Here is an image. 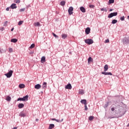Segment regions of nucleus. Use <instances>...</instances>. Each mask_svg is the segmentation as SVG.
<instances>
[{"label": "nucleus", "instance_id": "obj_20", "mask_svg": "<svg viewBox=\"0 0 129 129\" xmlns=\"http://www.w3.org/2000/svg\"><path fill=\"white\" fill-rule=\"evenodd\" d=\"M23 98V101H26V100L27 101L28 98H29V96L26 95L25 96H24Z\"/></svg>", "mask_w": 129, "mask_h": 129}, {"label": "nucleus", "instance_id": "obj_11", "mask_svg": "<svg viewBox=\"0 0 129 129\" xmlns=\"http://www.w3.org/2000/svg\"><path fill=\"white\" fill-rule=\"evenodd\" d=\"M80 11L82 12V13H86V10H85V8L83 7H81L80 8Z\"/></svg>", "mask_w": 129, "mask_h": 129}, {"label": "nucleus", "instance_id": "obj_24", "mask_svg": "<svg viewBox=\"0 0 129 129\" xmlns=\"http://www.w3.org/2000/svg\"><path fill=\"white\" fill-rule=\"evenodd\" d=\"M61 38H62V39H63L65 40V39H66V38H67V34H62L61 35Z\"/></svg>", "mask_w": 129, "mask_h": 129}, {"label": "nucleus", "instance_id": "obj_36", "mask_svg": "<svg viewBox=\"0 0 129 129\" xmlns=\"http://www.w3.org/2000/svg\"><path fill=\"white\" fill-rule=\"evenodd\" d=\"M115 117H117V118H118V117H119V116H117V115H116V116H113V117L110 116V117H109L108 118H115Z\"/></svg>", "mask_w": 129, "mask_h": 129}, {"label": "nucleus", "instance_id": "obj_52", "mask_svg": "<svg viewBox=\"0 0 129 129\" xmlns=\"http://www.w3.org/2000/svg\"><path fill=\"white\" fill-rule=\"evenodd\" d=\"M63 118H62V119H61V120H60V122H62V121H63Z\"/></svg>", "mask_w": 129, "mask_h": 129}, {"label": "nucleus", "instance_id": "obj_50", "mask_svg": "<svg viewBox=\"0 0 129 129\" xmlns=\"http://www.w3.org/2000/svg\"><path fill=\"white\" fill-rule=\"evenodd\" d=\"M51 120H55L56 121V118H52Z\"/></svg>", "mask_w": 129, "mask_h": 129}, {"label": "nucleus", "instance_id": "obj_3", "mask_svg": "<svg viewBox=\"0 0 129 129\" xmlns=\"http://www.w3.org/2000/svg\"><path fill=\"white\" fill-rule=\"evenodd\" d=\"M85 43L88 45H91V44H93V40L92 39H86L85 40Z\"/></svg>", "mask_w": 129, "mask_h": 129}, {"label": "nucleus", "instance_id": "obj_48", "mask_svg": "<svg viewBox=\"0 0 129 129\" xmlns=\"http://www.w3.org/2000/svg\"><path fill=\"white\" fill-rule=\"evenodd\" d=\"M7 24H8V21H6L4 24V26H7Z\"/></svg>", "mask_w": 129, "mask_h": 129}, {"label": "nucleus", "instance_id": "obj_32", "mask_svg": "<svg viewBox=\"0 0 129 129\" xmlns=\"http://www.w3.org/2000/svg\"><path fill=\"white\" fill-rule=\"evenodd\" d=\"M117 23V20L114 19L112 21V24H116Z\"/></svg>", "mask_w": 129, "mask_h": 129}, {"label": "nucleus", "instance_id": "obj_35", "mask_svg": "<svg viewBox=\"0 0 129 129\" xmlns=\"http://www.w3.org/2000/svg\"><path fill=\"white\" fill-rule=\"evenodd\" d=\"M95 7V6L94 5H89V8H90L91 9H94Z\"/></svg>", "mask_w": 129, "mask_h": 129}, {"label": "nucleus", "instance_id": "obj_31", "mask_svg": "<svg viewBox=\"0 0 129 129\" xmlns=\"http://www.w3.org/2000/svg\"><path fill=\"white\" fill-rule=\"evenodd\" d=\"M109 5L111 4H113L114 3V0H109L108 2Z\"/></svg>", "mask_w": 129, "mask_h": 129}, {"label": "nucleus", "instance_id": "obj_46", "mask_svg": "<svg viewBox=\"0 0 129 129\" xmlns=\"http://www.w3.org/2000/svg\"><path fill=\"white\" fill-rule=\"evenodd\" d=\"M16 4H20V0H17V1H16Z\"/></svg>", "mask_w": 129, "mask_h": 129}, {"label": "nucleus", "instance_id": "obj_45", "mask_svg": "<svg viewBox=\"0 0 129 129\" xmlns=\"http://www.w3.org/2000/svg\"><path fill=\"white\" fill-rule=\"evenodd\" d=\"M105 43H109V39H106Z\"/></svg>", "mask_w": 129, "mask_h": 129}, {"label": "nucleus", "instance_id": "obj_4", "mask_svg": "<svg viewBox=\"0 0 129 129\" xmlns=\"http://www.w3.org/2000/svg\"><path fill=\"white\" fill-rule=\"evenodd\" d=\"M13 71L12 70H10L9 71V72L7 74H5V75L7 77V78H11L12 77V75H13Z\"/></svg>", "mask_w": 129, "mask_h": 129}, {"label": "nucleus", "instance_id": "obj_39", "mask_svg": "<svg viewBox=\"0 0 129 129\" xmlns=\"http://www.w3.org/2000/svg\"><path fill=\"white\" fill-rule=\"evenodd\" d=\"M101 11H104L105 12H107V10H106V8H102L101 9Z\"/></svg>", "mask_w": 129, "mask_h": 129}, {"label": "nucleus", "instance_id": "obj_28", "mask_svg": "<svg viewBox=\"0 0 129 129\" xmlns=\"http://www.w3.org/2000/svg\"><path fill=\"white\" fill-rule=\"evenodd\" d=\"M93 61V59H92V57H89L88 59V62L89 63L90 62H92Z\"/></svg>", "mask_w": 129, "mask_h": 129}, {"label": "nucleus", "instance_id": "obj_55", "mask_svg": "<svg viewBox=\"0 0 129 129\" xmlns=\"http://www.w3.org/2000/svg\"><path fill=\"white\" fill-rule=\"evenodd\" d=\"M112 10H113L112 9H110L109 12H112Z\"/></svg>", "mask_w": 129, "mask_h": 129}, {"label": "nucleus", "instance_id": "obj_14", "mask_svg": "<svg viewBox=\"0 0 129 129\" xmlns=\"http://www.w3.org/2000/svg\"><path fill=\"white\" fill-rule=\"evenodd\" d=\"M108 70V65L105 64L104 67V72H106Z\"/></svg>", "mask_w": 129, "mask_h": 129}, {"label": "nucleus", "instance_id": "obj_26", "mask_svg": "<svg viewBox=\"0 0 129 129\" xmlns=\"http://www.w3.org/2000/svg\"><path fill=\"white\" fill-rule=\"evenodd\" d=\"M19 88H25V84H21L19 85Z\"/></svg>", "mask_w": 129, "mask_h": 129}, {"label": "nucleus", "instance_id": "obj_18", "mask_svg": "<svg viewBox=\"0 0 129 129\" xmlns=\"http://www.w3.org/2000/svg\"><path fill=\"white\" fill-rule=\"evenodd\" d=\"M11 42L12 43H17L18 42V39L16 38H13L11 39Z\"/></svg>", "mask_w": 129, "mask_h": 129}, {"label": "nucleus", "instance_id": "obj_27", "mask_svg": "<svg viewBox=\"0 0 129 129\" xmlns=\"http://www.w3.org/2000/svg\"><path fill=\"white\" fill-rule=\"evenodd\" d=\"M6 100L7 101L10 102L11 101V100H12V98L10 96H8L6 98Z\"/></svg>", "mask_w": 129, "mask_h": 129}, {"label": "nucleus", "instance_id": "obj_37", "mask_svg": "<svg viewBox=\"0 0 129 129\" xmlns=\"http://www.w3.org/2000/svg\"><path fill=\"white\" fill-rule=\"evenodd\" d=\"M9 52H10V53H13V48H9Z\"/></svg>", "mask_w": 129, "mask_h": 129}, {"label": "nucleus", "instance_id": "obj_23", "mask_svg": "<svg viewBox=\"0 0 129 129\" xmlns=\"http://www.w3.org/2000/svg\"><path fill=\"white\" fill-rule=\"evenodd\" d=\"M109 105V102H107L105 105H104L103 107L105 109L106 108H107L108 107V105Z\"/></svg>", "mask_w": 129, "mask_h": 129}, {"label": "nucleus", "instance_id": "obj_8", "mask_svg": "<svg viewBox=\"0 0 129 129\" xmlns=\"http://www.w3.org/2000/svg\"><path fill=\"white\" fill-rule=\"evenodd\" d=\"M19 116H21V117H25L26 116V113H24V112L21 111L19 114Z\"/></svg>", "mask_w": 129, "mask_h": 129}, {"label": "nucleus", "instance_id": "obj_53", "mask_svg": "<svg viewBox=\"0 0 129 129\" xmlns=\"http://www.w3.org/2000/svg\"><path fill=\"white\" fill-rule=\"evenodd\" d=\"M36 121H39V119H36Z\"/></svg>", "mask_w": 129, "mask_h": 129}, {"label": "nucleus", "instance_id": "obj_2", "mask_svg": "<svg viewBox=\"0 0 129 129\" xmlns=\"http://www.w3.org/2000/svg\"><path fill=\"white\" fill-rule=\"evenodd\" d=\"M122 43L123 45H128L129 44V37H124L122 39Z\"/></svg>", "mask_w": 129, "mask_h": 129}, {"label": "nucleus", "instance_id": "obj_34", "mask_svg": "<svg viewBox=\"0 0 129 129\" xmlns=\"http://www.w3.org/2000/svg\"><path fill=\"white\" fill-rule=\"evenodd\" d=\"M33 48H35V44H32L30 46V49H33Z\"/></svg>", "mask_w": 129, "mask_h": 129}, {"label": "nucleus", "instance_id": "obj_42", "mask_svg": "<svg viewBox=\"0 0 129 129\" xmlns=\"http://www.w3.org/2000/svg\"><path fill=\"white\" fill-rule=\"evenodd\" d=\"M120 19L121 21H124V16L120 17Z\"/></svg>", "mask_w": 129, "mask_h": 129}, {"label": "nucleus", "instance_id": "obj_6", "mask_svg": "<svg viewBox=\"0 0 129 129\" xmlns=\"http://www.w3.org/2000/svg\"><path fill=\"white\" fill-rule=\"evenodd\" d=\"M68 13H69V15H70V16H71V15H72V14H73V7H70L69 8Z\"/></svg>", "mask_w": 129, "mask_h": 129}, {"label": "nucleus", "instance_id": "obj_9", "mask_svg": "<svg viewBox=\"0 0 129 129\" xmlns=\"http://www.w3.org/2000/svg\"><path fill=\"white\" fill-rule=\"evenodd\" d=\"M102 74H103V75H112V74L111 72H102L101 73Z\"/></svg>", "mask_w": 129, "mask_h": 129}, {"label": "nucleus", "instance_id": "obj_5", "mask_svg": "<svg viewBox=\"0 0 129 129\" xmlns=\"http://www.w3.org/2000/svg\"><path fill=\"white\" fill-rule=\"evenodd\" d=\"M116 16H117V12H113L109 14L108 15V18L110 19L111 18H112V17H116Z\"/></svg>", "mask_w": 129, "mask_h": 129}, {"label": "nucleus", "instance_id": "obj_40", "mask_svg": "<svg viewBox=\"0 0 129 129\" xmlns=\"http://www.w3.org/2000/svg\"><path fill=\"white\" fill-rule=\"evenodd\" d=\"M26 10L25 8H23V9H21L20 10V12H25V10Z\"/></svg>", "mask_w": 129, "mask_h": 129}, {"label": "nucleus", "instance_id": "obj_7", "mask_svg": "<svg viewBox=\"0 0 129 129\" xmlns=\"http://www.w3.org/2000/svg\"><path fill=\"white\" fill-rule=\"evenodd\" d=\"M85 33L86 35H89L90 34V28L87 27L85 30Z\"/></svg>", "mask_w": 129, "mask_h": 129}, {"label": "nucleus", "instance_id": "obj_17", "mask_svg": "<svg viewBox=\"0 0 129 129\" xmlns=\"http://www.w3.org/2000/svg\"><path fill=\"white\" fill-rule=\"evenodd\" d=\"M34 88L35 89H40L41 88V85L38 84L35 86Z\"/></svg>", "mask_w": 129, "mask_h": 129}, {"label": "nucleus", "instance_id": "obj_30", "mask_svg": "<svg viewBox=\"0 0 129 129\" xmlns=\"http://www.w3.org/2000/svg\"><path fill=\"white\" fill-rule=\"evenodd\" d=\"M94 117L93 116H90L89 117V120H93Z\"/></svg>", "mask_w": 129, "mask_h": 129}, {"label": "nucleus", "instance_id": "obj_15", "mask_svg": "<svg viewBox=\"0 0 129 129\" xmlns=\"http://www.w3.org/2000/svg\"><path fill=\"white\" fill-rule=\"evenodd\" d=\"M86 100L85 99H83L81 101V103H82V104H84V105H87V103Z\"/></svg>", "mask_w": 129, "mask_h": 129}, {"label": "nucleus", "instance_id": "obj_47", "mask_svg": "<svg viewBox=\"0 0 129 129\" xmlns=\"http://www.w3.org/2000/svg\"><path fill=\"white\" fill-rule=\"evenodd\" d=\"M55 121H56L57 122H60V120L57 119H55Z\"/></svg>", "mask_w": 129, "mask_h": 129}, {"label": "nucleus", "instance_id": "obj_12", "mask_svg": "<svg viewBox=\"0 0 129 129\" xmlns=\"http://www.w3.org/2000/svg\"><path fill=\"white\" fill-rule=\"evenodd\" d=\"M10 8L12 9V10H14V9H17V5L16 4H13L11 5Z\"/></svg>", "mask_w": 129, "mask_h": 129}, {"label": "nucleus", "instance_id": "obj_49", "mask_svg": "<svg viewBox=\"0 0 129 129\" xmlns=\"http://www.w3.org/2000/svg\"><path fill=\"white\" fill-rule=\"evenodd\" d=\"M6 11H10V8H6Z\"/></svg>", "mask_w": 129, "mask_h": 129}, {"label": "nucleus", "instance_id": "obj_44", "mask_svg": "<svg viewBox=\"0 0 129 129\" xmlns=\"http://www.w3.org/2000/svg\"><path fill=\"white\" fill-rule=\"evenodd\" d=\"M88 109L87 105H85V110H87Z\"/></svg>", "mask_w": 129, "mask_h": 129}, {"label": "nucleus", "instance_id": "obj_38", "mask_svg": "<svg viewBox=\"0 0 129 129\" xmlns=\"http://www.w3.org/2000/svg\"><path fill=\"white\" fill-rule=\"evenodd\" d=\"M23 23V21H20L18 23L19 26H21V25H22Z\"/></svg>", "mask_w": 129, "mask_h": 129}, {"label": "nucleus", "instance_id": "obj_21", "mask_svg": "<svg viewBox=\"0 0 129 129\" xmlns=\"http://www.w3.org/2000/svg\"><path fill=\"white\" fill-rule=\"evenodd\" d=\"M24 106H25V105H24L23 103H19L18 105L19 108H23Z\"/></svg>", "mask_w": 129, "mask_h": 129}, {"label": "nucleus", "instance_id": "obj_51", "mask_svg": "<svg viewBox=\"0 0 129 129\" xmlns=\"http://www.w3.org/2000/svg\"><path fill=\"white\" fill-rule=\"evenodd\" d=\"M13 31H14V28H12L11 29V32H13Z\"/></svg>", "mask_w": 129, "mask_h": 129}, {"label": "nucleus", "instance_id": "obj_43", "mask_svg": "<svg viewBox=\"0 0 129 129\" xmlns=\"http://www.w3.org/2000/svg\"><path fill=\"white\" fill-rule=\"evenodd\" d=\"M5 52V50L4 49H0V53L3 54Z\"/></svg>", "mask_w": 129, "mask_h": 129}, {"label": "nucleus", "instance_id": "obj_22", "mask_svg": "<svg viewBox=\"0 0 129 129\" xmlns=\"http://www.w3.org/2000/svg\"><path fill=\"white\" fill-rule=\"evenodd\" d=\"M35 27H41V24L39 22H36L34 23Z\"/></svg>", "mask_w": 129, "mask_h": 129}, {"label": "nucleus", "instance_id": "obj_29", "mask_svg": "<svg viewBox=\"0 0 129 129\" xmlns=\"http://www.w3.org/2000/svg\"><path fill=\"white\" fill-rule=\"evenodd\" d=\"M65 4H66V2L64 1H61L60 2V6L64 7V6H65Z\"/></svg>", "mask_w": 129, "mask_h": 129}, {"label": "nucleus", "instance_id": "obj_56", "mask_svg": "<svg viewBox=\"0 0 129 129\" xmlns=\"http://www.w3.org/2000/svg\"><path fill=\"white\" fill-rule=\"evenodd\" d=\"M127 19L129 20V16H127Z\"/></svg>", "mask_w": 129, "mask_h": 129}, {"label": "nucleus", "instance_id": "obj_57", "mask_svg": "<svg viewBox=\"0 0 129 129\" xmlns=\"http://www.w3.org/2000/svg\"><path fill=\"white\" fill-rule=\"evenodd\" d=\"M128 126H129V124H128Z\"/></svg>", "mask_w": 129, "mask_h": 129}, {"label": "nucleus", "instance_id": "obj_16", "mask_svg": "<svg viewBox=\"0 0 129 129\" xmlns=\"http://www.w3.org/2000/svg\"><path fill=\"white\" fill-rule=\"evenodd\" d=\"M42 88L43 89H46V88H47V83L43 82V84L42 85Z\"/></svg>", "mask_w": 129, "mask_h": 129}, {"label": "nucleus", "instance_id": "obj_33", "mask_svg": "<svg viewBox=\"0 0 129 129\" xmlns=\"http://www.w3.org/2000/svg\"><path fill=\"white\" fill-rule=\"evenodd\" d=\"M17 101H24V99L23 98H19L17 99Z\"/></svg>", "mask_w": 129, "mask_h": 129}, {"label": "nucleus", "instance_id": "obj_54", "mask_svg": "<svg viewBox=\"0 0 129 129\" xmlns=\"http://www.w3.org/2000/svg\"><path fill=\"white\" fill-rule=\"evenodd\" d=\"M18 128L17 127H14V128H13L12 129H17Z\"/></svg>", "mask_w": 129, "mask_h": 129}, {"label": "nucleus", "instance_id": "obj_1", "mask_svg": "<svg viewBox=\"0 0 129 129\" xmlns=\"http://www.w3.org/2000/svg\"><path fill=\"white\" fill-rule=\"evenodd\" d=\"M111 111H114L115 114L119 116V117L122 116L124 113H123V110L122 109H119V105L112 104L111 108Z\"/></svg>", "mask_w": 129, "mask_h": 129}, {"label": "nucleus", "instance_id": "obj_10", "mask_svg": "<svg viewBox=\"0 0 129 129\" xmlns=\"http://www.w3.org/2000/svg\"><path fill=\"white\" fill-rule=\"evenodd\" d=\"M65 88L66 89H72V86L69 83L66 86Z\"/></svg>", "mask_w": 129, "mask_h": 129}, {"label": "nucleus", "instance_id": "obj_41", "mask_svg": "<svg viewBox=\"0 0 129 129\" xmlns=\"http://www.w3.org/2000/svg\"><path fill=\"white\" fill-rule=\"evenodd\" d=\"M52 35L53 37H55V38H58V36H57V35H56L55 33H52Z\"/></svg>", "mask_w": 129, "mask_h": 129}, {"label": "nucleus", "instance_id": "obj_25", "mask_svg": "<svg viewBox=\"0 0 129 129\" xmlns=\"http://www.w3.org/2000/svg\"><path fill=\"white\" fill-rule=\"evenodd\" d=\"M79 94H81L82 95H83L84 94V90H79Z\"/></svg>", "mask_w": 129, "mask_h": 129}, {"label": "nucleus", "instance_id": "obj_13", "mask_svg": "<svg viewBox=\"0 0 129 129\" xmlns=\"http://www.w3.org/2000/svg\"><path fill=\"white\" fill-rule=\"evenodd\" d=\"M46 62V57L45 56H42L41 59V63H45Z\"/></svg>", "mask_w": 129, "mask_h": 129}, {"label": "nucleus", "instance_id": "obj_19", "mask_svg": "<svg viewBox=\"0 0 129 129\" xmlns=\"http://www.w3.org/2000/svg\"><path fill=\"white\" fill-rule=\"evenodd\" d=\"M55 127V125L54 124H50L48 127V129H52Z\"/></svg>", "mask_w": 129, "mask_h": 129}]
</instances>
